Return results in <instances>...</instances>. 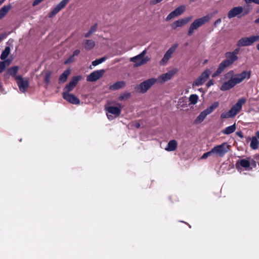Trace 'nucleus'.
I'll return each mask as SVG.
<instances>
[{"label": "nucleus", "mask_w": 259, "mask_h": 259, "mask_svg": "<svg viewBox=\"0 0 259 259\" xmlns=\"http://www.w3.org/2000/svg\"><path fill=\"white\" fill-rule=\"evenodd\" d=\"M233 117L232 114L229 113V111L227 112H223L221 115V119L228 118H232Z\"/></svg>", "instance_id": "nucleus-39"}, {"label": "nucleus", "mask_w": 259, "mask_h": 259, "mask_svg": "<svg viewBox=\"0 0 259 259\" xmlns=\"http://www.w3.org/2000/svg\"><path fill=\"white\" fill-rule=\"evenodd\" d=\"M213 154H214L213 151L212 149H211V150L210 151L204 153L201 157V159H206L208 157L212 155Z\"/></svg>", "instance_id": "nucleus-38"}, {"label": "nucleus", "mask_w": 259, "mask_h": 259, "mask_svg": "<svg viewBox=\"0 0 259 259\" xmlns=\"http://www.w3.org/2000/svg\"><path fill=\"white\" fill-rule=\"evenodd\" d=\"M10 53V48L9 47H6L5 50L2 52L1 55V59L2 60H5L9 56Z\"/></svg>", "instance_id": "nucleus-31"}, {"label": "nucleus", "mask_w": 259, "mask_h": 259, "mask_svg": "<svg viewBox=\"0 0 259 259\" xmlns=\"http://www.w3.org/2000/svg\"><path fill=\"white\" fill-rule=\"evenodd\" d=\"M156 82H157L156 78L152 77L137 85L135 89L138 92L144 94Z\"/></svg>", "instance_id": "nucleus-4"}, {"label": "nucleus", "mask_w": 259, "mask_h": 259, "mask_svg": "<svg viewBox=\"0 0 259 259\" xmlns=\"http://www.w3.org/2000/svg\"><path fill=\"white\" fill-rule=\"evenodd\" d=\"M136 126L137 127V128H139L140 127V124L139 123H136Z\"/></svg>", "instance_id": "nucleus-51"}, {"label": "nucleus", "mask_w": 259, "mask_h": 259, "mask_svg": "<svg viewBox=\"0 0 259 259\" xmlns=\"http://www.w3.org/2000/svg\"><path fill=\"white\" fill-rule=\"evenodd\" d=\"M18 69H19L18 67L14 66V67L10 68L8 70L9 74L11 76H12L15 78V80H16V77L19 76V75H16L18 72Z\"/></svg>", "instance_id": "nucleus-32"}, {"label": "nucleus", "mask_w": 259, "mask_h": 259, "mask_svg": "<svg viewBox=\"0 0 259 259\" xmlns=\"http://www.w3.org/2000/svg\"><path fill=\"white\" fill-rule=\"evenodd\" d=\"M245 101L246 99L244 98L239 99L237 102L229 110V113L232 114L234 117L241 110L242 105L245 103Z\"/></svg>", "instance_id": "nucleus-11"}, {"label": "nucleus", "mask_w": 259, "mask_h": 259, "mask_svg": "<svg viewBox=\"0 0 259 259\" xmlns=\"http://www.w3.org/2000/svg\"><path fill=\"white\" fill-rule=\"evenodd\" d=\"M208 115L207 113L203 110L202 111L199 115L197 116V117L196 118V119L194 121V124H197L199 123H201L202 122L204 119L205 118V117Z\"/></svg>", "instance_id": "nucleus-28"}, {"label": "nucleus", "mask_w": 259, "mask_h": 259, "mask_svg": "<svg viewBox=\"0 0 259 259\" xmlns=\"http://www.w3.org/2000/svg\"><path fill=\"white\" fill-rule=\"evenodd\" d=\"M193 19V17L191 16H189L188 17L178 20L175 21L174 23H172L171 25V27L172 29H176L178 27H181L184 26V25L187 24L189 22H190Z\"/></svg>", "instance_id": "nucleus-13"}, {"label": "nucleus", "mask_w": 259, "mask_h": 259, "mask_svg": "<svg viewBox=\"0 0 259 259\" xmlns=\"http://www.w3.org/2000/svg\"><path fill=\"white\" fill-rule=\"evenodd\" d=\"M118 105L119 106V107L110 106L106 108L107 116L109 120H113L115 117L120 114L122 107L121 104Z\"/></svg>", "instance_id": "nucleus-8"}, {"label": "nucleus", "mask_w": 259, "mask_h": 259, "mask_svg": "<svg viewBox=\"0 0 259 259\" xmlns=\"http://www.w3.org/2000/svg\"><path fill=\"white\" fill-rule=\"evenodd\" d=\"M212 150L213 151L214 154H215L219 157H223L229 151V147L227 143H223L221 145L214 146L212 148Z\"/></svg>", "instance_id": "nucleus-10"}, {"label": "nucleus", "mask_w": 259, "mask_h": 259, "mask_svg": "<svg viewBox=\"0 0 259 259\" xmlns=\"http://www.w3.org/2000/svg\"><path fill=\"white\" fill-rule=\"evenodd\" d=\"M185 10V7L184 6H181L176 8L172 12L173 14L176 17L181 15Z\"/></svg>", "instance_id": "nucleus-30"}, {"label": "nucleus", "mask_w": 259, "mask_h": 259, "mask_svg": "<svg viewBox=\"0 0 259 259\" xmlns=\"http://www.w3.org/2000/svg\"><path fill=\"white\" fill-rule=\"evenodd\" d=\"M51 75V72H48L45 75L44 81L47 85L49 84V83H50Z\"/></svg>", "instance_id": "nucleus-40"}, {"label": "nucleus", "mask_w": 259, "mask_h": 259, "mask_svg": "<svg viewBox=\"0 0 259 259\" xmlns=\"http://www.w3.org/2000/svg\"><path fill=\"white\" fill-rule=\"evenodd\" d=\"M222 22V19L221 18H219L218 19V20H217L214 23V26L215 27H217L218 26V24H219L220 23H221Z\"/></svg>", "instance_id": "nucleus-47"}, {"label": "nucleus", "mask_w": 259, "mask_h": 259, "mask_svg": "<svg viewBox=\"0 0 259 259\" xmlns=\"http://www.w3.org/2000/svg\"><path fill=\"white\" fill-rule=\"evenodd\" d=\"M175 17H176V16L173 14L172 12H171L167 16V17H166L165 20L168 21Z\"/></svg>", "instance_id": "nucleus-43"}, {"label": "nucleus", "mask_w": 259, "mask_h": 259, "mask_svg": "<svg viewBox=\"0 0 259 259\" xmlns=\"http://www.w3.org/2000/svg\"><path fill=\"white\" fill-rule=\"evenodd\" d=\"M236 128L235 123L225 128L222 131V133L225 135H229L234 133Z\"/></svg>", "instance_id": "nucleus-26"}, {"label": "nucleus", "mask_w": 259, "mask_h": 259, "mask_svg": "<svg viewBox=\"0 0 259 259\" xmlns=\"http://www.w3.org/2000/svg\"><path fill=\"white\" fill-rule=\"evenodd\" d=\"M3 38V37L0 36V41H1L2 39Z\"/></svg>", "instance_id": "nucleus-57"}, {"label": "nucleus", "mask_w": 259, "mask_h": 259, "mask_svg": "<svg viewBox=\"0 0 259 259\" xmlns=\"http://www.w3.org/2000/svg\"><path fill=\"white\" fill-rule=\"evenodd\" d=\"M259 40V35L244 37L240 38L237 43L239 47L249 46Z\"/></svg>", "instance_id": "nucleus-6"}, {"label": "nucleus", "mask_w": 259, "mask_h": 259, "mask_svg": "<svg viewBox=\"0 0 259 259\" xmlns=\"http://www.w3.org/2000/svg\"><path fill=\"white\" fill-rule=\"evenodd\" d=\"M6 0H0V6Z\"/></svg>", "instance_id": "nucleus-54"}, {"label": "nucleus", "mask_w": 259, "mask_h": 259, "mask_svg": "<svg viewBox=\"0 0 259 259\" xmlns=\"http://www.w3.org/2000/svg\"><path fill=\"white\" fill-rule=\"evenodd\" d=\"M189 99L191 104L195 105L198 102V96L196 94H192L190 96Z\"/></svg>", "instance_id": "nucleus-35"}, {"label": "nucleus", "mask_w": 259, "mask_h": 259, "mask_svg": "<svg viewBox=\"0 0 259 259\" xmlns=\"http://www.w3.org/2000/svg\"><path fill=\"white\" fill-rule=\"evenodd\" d=\"M250 11V10L249 9H247V10H245L244 11L243 10V16H244V15H247V14L249 13Z\"/></svg>", "instance_id": "nucleus-49"}, {"label": "nucleus", "mask_w": 259, "mask_h": 259, "mask_svg": "<svg viewBox=\"0 0 259 259\" xmlns=\"http://www.w3.org/2000/svg\"><path fill=\"white\" fill-rule=\"evenodd\" d=\"M259 142L255 136H253L251 139L250 147L253 150H256L258 147Z\"/></svg>", "instance_id": "nucleus-29"}, {"label": "nucleus", "mask_w": 259, "mask_h": 259, "mask_svg": "<svg viewBox=\"0 0 259 259\" xmlns=\"http://www.w3.org/2000/svg\"><path fill=\"white\" fill-rule=\"evenodd\" d=\"M12 8L11 4L5 5L0 9V20L4 18Z\"/></svg>", "instance_id": "nucleus-24"}, {"label": "nucleus", "mask_w": 259, "mask_h": 259, "mask_svg": "<svg viewBox=\"0 0 259 259\" xmlns=\"http://www.w3.org/2000/svg\"><path fill=\"white\" fill-rule=\"evenodd\" d=\"M107 59V58L106 56L103 57L100 59H96L95 61H93L92 64L94 66H96L99 64H101L102 63L104 62L105 60H106Z\"/></svg>", "instance_id": "nucleus-34"}, {"label": "nucleus", "mask_w": 259, "mask_h": 259, "mask_svg": "<svg viewBox=\"0 0 259 259\" xmlns=\"http://www.w3.org/2000/svg\"><path fill=\"white\" fill-rule=\"evenodd\" d=\"M125 85V82L124 81H117L109 87L111 90H117L123 88Z\"/></svg>", "instance_id": "nucleus-25"}, {"label": "nucleus", "mask_w": 259, "mask_h": 259, "mask_svg": "<svg viewBox=\"0 0 259 259\" xmlns=\"http://www.w3.org/2000/svg\"><path fill=\"white\" fill-rule=\"evenodd\" d=\"M250 76V71H243L241 73L235 74L229 80L225 82L221 85L220 89L223 91L229 90L241 83L245 79H249Z\"/></svg>", "instance_id": "nucleus-1"}, {"label": "nucleus", "mask_w": 259, "mask_h": 259, "mask_svg": "<svg viewBox=\"0 0 259 259\" xmlns=\"http://www.w3.org/2000/svg\"><path fill=\"white\" fill-rule=\"evenodd\" d=\"M213 84V81L212 79H210L206 83V86L208 88Z\"/></svg>", "instance_id": "nucleus-45"}, {"label": "nucleus", "mask_w": 259, "mask_h": 259, "mask_svg": "<svg viewBox=\"0 0 259 259\" xmlns=\"http://www.w3.org/2000/svg\"><path fill=\"white\" fill-rule=\"evenodd\" d=\"M211 71L208 69H205L198 77L193 82L192 86L193 88L195 87H199L203 84L207 79L209 78Z\"/></svg>", "instance_id": "nucleus-7"}, {"label": "nucleus", "mask_w": 259, "mask_h": 259, "mask_svg": "<svg viewBox=\"0 0 259 259\" xmlns=\"http://www.w3.org/2000/svg\"><path fill=\"white\" fill-rule=\"evenodd\" d=\"M219 106V103L218 102H214L210 106L208 107L204 111L207 113V115L211 113L217 108Z\"/></svg>", "instance_id": "nucleus-27"}, {"label": "nucleus", "mask_w": 259, "mask_h": 259, "mask_svg": "<svg viewBox=\"0 0 259 259\" xmlns=\"http://www.w3.org/2000/svg\"><path fill=\"white\" fill-rule=\"evenodd\" d=\"M233 71L231 70L230 71H229L227 74H226V75H232L233 74Z\"/></svg>", "instance_id": "nucleus-50"}, {"label": "nucleus", "mask_w": 259, "mask_h": 259, "mask_svg": "<svg viewBox=\"0 0 259 259\" xmlns=\"http://www.w3.org/2000/svg\"><path fill=\"white\" fill-rule=\"evenodd\" d=\"M243 12V8L241 6L235 7L231 9L228 13V17L229 19L233 18L235 17L240 18V14Z\"/></svg>", "instance_id": "nucleus-14"}, {"label": "nucleus", "mask_w": 259, "mask_h": 259, "mask_svg": "<svg viewBox=\"0 0 259 259\" xmlns=\"http://www.w3.org/2000/svg\"><path fill=\"white\" fill-rule=\"evenodd\" d=\"M84 48L87 50L93 49L95 46V42L91 39H85L82 42Z\"/></svg>", "instance_id": "nucleus-22"}, {"label": "nucleus", "mask_w": 259, "mask_h": 259, "mask_svg": "<svg viewBox=\"0 0 259 259\" xmlns=\"http://www.w3.org/2000/svg\"><path fill=\"white\" fill-rule=\"evenodd\" d=\"M6 66L5 62H0V73H2V72H3V71H4V70L6 68Z\"/></svg>", "instance_id": "nucleus-41"}, {"label": "nucleus", "mask_w": 259, "mask_h": 259, "mask_svg": "<svg viewBox=\"0 0 259 259\" xmlns=\"http://www.w3.org/2000/svg\"><path fill=\"white\" fill-rule=\"evenodd\" d=\"M80 79V76H76L73 77V78L70 81L69 83L67 84L64 88L63 92L69 93V92L73 90Z\"/></svg>", "instance_id": "nucleus-18"}, {"label": "nucleus", "mask_w": 259, "mask_h": 259, "mask_svg": "<svg viewBox=\"0 0 259 259\" xmlns=\"http://www.w3.org/2000/svg\"><path fill=\"white\" fill-rule=\"evenodd\" d=\"M80 53V51L79 50H76L73 52L72 55L66 61L65 63H68L69 62H71L73 61V58L75 56H76L79 55Z\"/></svg>", "instance_id": "nucleus-37"}, {"label": "nucleus", "mask_w": 259, "mask_h": 259, "mask_svg": "<svg viewBox=\"0 0 259 259\" xmlns=\"http://www.w3.org/2000/svg\"><path fill=\"white\" fill-rule=\"evenodd\" d=\"M256 134L257 135V136L256 137L257 138V139H259V132H257Z\"/></svg>", "instance_id": "nucleus-53"}, {"label": "nucleus", "mask_w": 259, "mask_h": 259, "mask_svg": "<svg viewBox=\"0 0 259 259\" xmlns=\"http://www.w3.org/2000/svg\"><path fill=\"white\" fill-rule=\"evenodd\" d=\"M240 51V49L239 48L235 49L233 52L231 53L233 54L234 55L237 56V54H238L239 52Z\"/></svg>", "instance_id": "nucleus-44"}, {"label": "nucleus", "mask_w": 259, "mask_h": 259, "mask_svg": "<svg viewBox=\"0 0 259 259\" xmlns=\"http://www.w3.org/2000/svg\"><path fill=\"white\" fill-rule=\"evenodd\" d=\"M246 4L253 3L255 4L259 5V0H243Z\"/></svg>", "instance_id": "nucleus-42"}, {"label": "nucleus", "mask_w": 259, "mask_h": 259, "mask_svg": "<svg viewBox=\"0 0 259 259\" xmlns=\"http://www.w3.org/2000/svg\"><path fill=\"white\" fill-rule=\"evenodd\" d=\"M163 0H152L151 1V4L152 5H156L158 3H160L161 2H162Z\"/></svg>", "instance_id": "nucleus-46"}, {"label": "nucleus", "mask_w": 259, "mask_h": 259, "mask_svg": "<svg viewBox=\"0 0 259 259\" xmlns=\"http://www.w3.org/2000/svg\"><path fill=\"white\" fill-rule=\"evenodd\" d=\"M98 25L97 24H95L93 26H92L90 30L84 34V37L87 38L90 36L93 33H94L97 29Z\"/></svg>", "instance_id": "nucleus-33"}, {"label": "nucleus", "mask_w": 259, "mask_h": 259, "mask_svg": "<svg viewBox=\"0 0 259 259\" xmlns=\"http://www.w3.org/2000/svg\"><path fill=\"white\" fill-rule=\"evenodd\" d=\"M177 142L175 140H170L167 144L165 150L167 151H173L175 150L177 147Z\"/></svg>", "instance_id": "nucleus-23"}, {"label": "nucleus", "mask_w": 259, "mask_h": 259, "mask_svg": "<svg viewBox=\"0 0 259 259\" xmlns=\"http://www.w3.org/2000/svg\"><path fill=\"white\" fill-rule=\"evenodd\" d=\"M236 135L239 137L240 138L242 139L243 138V135L241 132H237L236 133Z\"/></svg>", "instance_id": "nucleus-48"}, {"label": "nucleus", "mask_w": 259, "mask_h": 259, "mask_svg": "<svg viewBox=\"0 0 259 259\" xmlns=\"http://www.w3.org/2000/svg\"><path fill=\"white\" fill-rule=\"evenodd\" d=\"M131 96V94L128 92H124L121 94L119 97V100L120 101L125 100L128 99Z\"/></svg>", "instance_id": "nucleus-36"}, {"label": "nucleus", "mask_w": 259, "mask_h": 259, "mask_svg": "<svg viewBox=\"0 0 259 259\" xmlns=\"http://www.w3.org/2000/svg\"><path fill=\"white\" fill-rule=\"evenodd\" d=\"M236 167L241 172L242 168H244L246 170L249 169L250 168V162L248 159H241L237 161Z\"/></svg>", "instance_id": "nucleus-16"}, {"label": "nucleus", "mask_w": 259, "mask_h": 259, "mask_svg": "<svg viewBox=\"0 0 259 259\" xmlns=\"http://www.w3.org/2000/svg\"><path fill=\"white\" fill-rule=\"evenodd\" d=\"M146 53L147 50L145 49L140 54L131 58L130 61L135 63V67H139L145 64L150 60V58L148 56L145 57Z\"/></svg>", "instance_id": "nucleus-5"}, {"label": "nucleus", "mask_w": 259, "mask_h": 259, "mask_svg": "<svg viewBox=\"0 0 259 259\" xmlns=\"http://www.w3.org/2000/svg\"><path fill=\"white\" fill-rule=\"evenodd\" d=\"M16 81L20 92L23 93H25L29 84L28 79L19 75L16 77Z\"/></svg>", "instance_id": "nucleus-9"}, {"label": "nucleus", "mask_w": 259, "mask_h": 259, "mask_svg": "<svg viewBox=\"0 0 259 259\" xmlns=\"http://www.w3.org/2000/svg\"><path fill=\"white\" fill-rule=\"evenodd\" d=\"M176 71L171 70L165 73H163L156 78L157 82L159 83H163L164 82L170 80L174 75Z\"/></svg>", "instance_id": "nucleus-17"}, {"label": "nucleus", "mask_w": 259, "mask_h": 259, "mask_svg": "<svg viewBox=\"0 0 259 259\" xmlns=\"http://www.w3.org/2000/svg\"><path fill=\"white\" fill-rule=\"evenodd\" d=\"M210 19V16L209 15H207L205 16L195 19L189 26L188 31V35L189 36L192 35L195 30L208 22Z\"/></svg>", "instance_id": "nucleus-3"}, {"label": "nucleus", "mask_w": 259, "mask_h": 259, "mask_svg": "<svg viewBox=\"0 0 259 259\" xmlns=\"http://www.w3.org/2000/svg\"><path fill=\"white\" fill-rule=\"evenodd\" d=\"M178 47V45L177 44H175L168 49L160 62L161 64H164L167 62V61L171 58L172 54L176 51Z\"/></svg>", "instance_id": "nucleus-15"}, {"label": "nucleus", "mask_w": 259, "mask_h": 259, "mask_svg": "<svg viewBox=\"0 0 259 259\" xmlns=\"http://www.w3.org/2000/svg\"><path fill=\"white\" fill-rule=\"evenodd\" d=\"M63 98L68 102L75 105L80 103V100L76 96L69 93L63 92Z\"/></svg>", "instance_id": "nucleus-19"}, {"label": "nucleus", "mask_w": 259, "mask_h": 259, "mask_svg": "<svg viewBox=\"0 0 259 259\" xmlns=\"http://www.w3.org/2000/svg\"><path fill=\"white\" fill-rule=\"evenodd\" d=\"M256 49L259 51V44L256 45Z\"/></svg>", "instance_id": "nucleus-55"}, {"label": "nucleus", "mask_w": 259, "mask_h": 259, "mask_svg": "<svg viewBox=\"0 0 259 259\" xmlns=\"http://www.w3.org/2000/svg\"><path fill=\"white\" fill-rule=\"evenodd\" d=\"M70 73V70L69 69H67L65 70L59 77V83L61 84L66 82Z\"/></svg>", "instance_id": "nucleus-21"}, {"label": "nucleus", "mask_w": 259, "mask_h": 259, "mask_svg": "<svg viewBox=\"0 0 259 259\" xmlns=\"http://www.w3.org/2000/svg\"><path fill=\"white\" fill-rule=\"evenodd\" d=\"M254 22L255 23H259V17L257 18Z\"/></svg>", "instance_id": "nucleus-52"}, {"label": "nucleus", "mask_w": 259, "mask_h": 259, "mask_svg": "<svg viewBox=\"0 0 259 259\" xmlns=\"http://www.w3.org/2000/svg\"><path fill=\"white\" fill-rule=\"evenodd\" d=\"M70 0H62L52 10L50 14V17H52L63 9L68 3Z\"/></svg>", "instance_id": "nucleus-20"}, {"label": "nucleus", "mask_w": 259, "mask_h": 259, "mask_svg": "<svg viewBox=\"0 0 259 259\" xmlns=\"http://www.w3.org/2000/svg\"><path fill=\"white\" fill-rule=\"evenodd\" d=\"M225 56L227 59L219 64L217 70L212 74V77H216L219 76L226 68L233 64L238 59L237 56L234 55L230 52L226 53Z\"/></svg>", "instance_id": "nucleus-2"}, {"label": "nucleus", "mask_w": 259, "mask_h": 259, "mask_svg": "<svg viewBox=\"0 0 259 259\" xmlns=\"http://www.w3.org/2000/svg\"><path fill=\"white\" fill-rule=\"evenodd\" d=\"M202 90H203V89L202 88L199 89V91L200 92H202Z\"/></svg>", "instance_id": "nucleus-56"}, {"label": "nucleus", "mask_w": 259, "mask_h": 259, "mask_svg": "<svg viewBox=\"0 0 259 259\" xmlns=\"http://www.w3.org/2000/svg\"><path fill=\"white\" fill-rule=\"evenodd\" d=\"M105 73L104 69L96 70L90 74L87 77V80L90 82L97 81Z\"/></svg>", "instance_id": "nucleus-12"}]
</instances>
